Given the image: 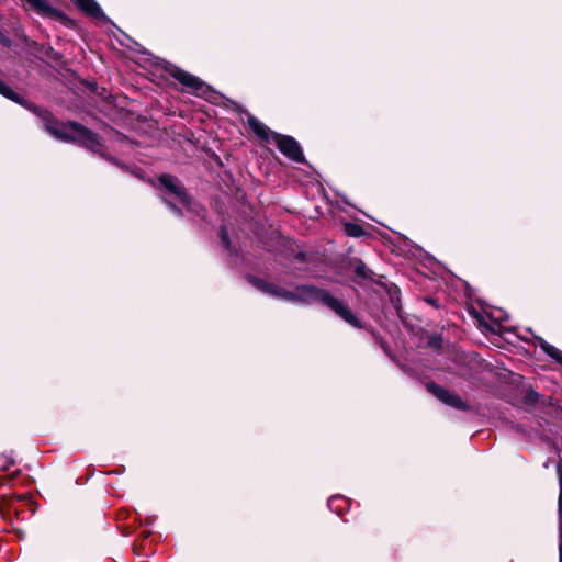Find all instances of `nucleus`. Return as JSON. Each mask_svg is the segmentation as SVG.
<instances>
[{
    "label": "nucleus",
    "mask_w": 562,
    "mask_h": 562,
    "mask_svg": "<svg viewBox=\"0 0 562 562\" xmlns=\"http://www.w3.org/2000/svg\"><path fill=\"white\" fill-rule=\"evenodd\" d=\"M248 280L259 291L282 301L296 304H313L321 302L349 325L360 327L358 318L353 315L350 308L342 301L333 296L325 290L311 285H302L297 286L294 291H289L255 277H249Z\"/></svg>",
    "instance_id": "nucleus-1"
},
{
    "label": "nucleus",
    "mask_w": 562,
    "mask_h": 562,
    "mask_svg": "<svg viewBox=\"0 0 562 562\" xmlns=\"http://www.w3.org/2000/svg\"><path fill=\"white\" fill-rule=\"evenodd\" d=\"M46 131L55 138L63 142H78L87 148L95 151L100 146L98 136L77 123H60L54 120L48 112L41 113Z\"/></svg>",
    "instance_id": "nucleus-2"
},
{
    "label": "nucleus",
    "mask_w": 562,
    "mask_h": 562,
    "mask_svg": "<svg viewBox=\"0 0 562 562\" xmlns=\"http://www.w3.org/2000/svg\"><path fill=\"white\" fill-rule=\"evenodd\" d=\"M248 125L261 139H269L270 137H273L279 150L288 158L296 162L304 161L301 146L293 137L272 132L268 126L252 115L248 116Z\"/></svg>",
    "instance_id": "nucleus-3"
},
{
    "label": "nucleus",
    "mask_w": 562,
    "mask_h": 562,
    "mask_svg": "<svg viewBox=\"0 0 562 562\" xmlns=\"http://www.w3.org/2000/svg\"><path fill=\"white\" fill-rule=\"evenodd\" d=\"M159 182L165 190L166 195L164 200L175 214L180 215L182 213L179 205L187 210L191 209L189 196L176 178L164 175L159 178Z\"/></svg>",
    "instance_id": "nucleus-4"
},
{
    "label": "nucleus",
    "mask_w": 562,
    "mask_h": 562,
    "mask_svg": "<svg viewBox=\"0 0 562 562\" xmlns=\"http://www.w3.org/2000/svg\"><path fill=\"white\" fill-rule=\"evenodd\" d=\"M171 76L196 95L204 97L210 91V87L202 80L180 68L173 67Z\"/></svg>",
    "instance_id": "nucleus-5"
},
{
    "label": "nucleus",
    "mask_w": 562,
    "mask_h": 562,
    "mask_svg": "<svg viewBox=\"0 0 562 562\" xmlns=\"http://www.w3.org/2000/svg\"><path fill=\"white\" fill-rule=\"evenodd\" d=\"M427 390L442 403L461 411L469 409V406L456 393L450 392L436 383H428Z\"/></svg>",
    "instance_id": "nucleus-6"
},
{
    "label": "nucleus",
    "mask_w": 562,
    "mask_h": 562,
    "mask_svg": "<svg viewBox=\"0 0 562 562\" xmlns=\"http://www.w3.org/2000/svg\"><path fill=\"white\" fill-rule=\"evenodd\" d=\"M25 2L27 7L38 15L55 20H61L64 18V14L53 8L46 0H25Z\"/></svg>",
    "instance_id": "nucleus-7"
},
{
    "label": "nucleus",
    "mask_w": 562,
    "mask_h": 562,
    "mask_svg": "<svg viewBox=\"0 0 562 562\" xmlns=\"http://www.w3.org/2000/svg\"><path fill=\"white\" fill-rule=\"evenodd\" d=\"M76 5L85 12L87 15L91 16L97 21L108 22L109 19L102 11L101 7L95 0H76Z\"/></svg>",
    "instance_id": "nucleus-8"
},
{
    "label": "nucleus",
    "mask_w": 562,
    "mask_h": 562,
    "mask_svg": "<svg viewBox=\"0 0 562 562\" xmlns=\"http://www.w3.org/2000/svg\"><path fill=\"white\" fill-rule=\"evenodd\" d=\"M540 348L552 359H554L558 363L562 366V351L555 348L554 346L550 345L543 339H540L539 341Z\"/></svg>",
    "instance_id": "nucleus-9"
},
{
    "label": "nucleus",
    "mask_w": 562,
    "mask_h": 562,
    "mask_svg": "<svg viewBox=\"0 0 562 562\" xmlns=\"http://www.w3.org/2000/svg\"><path fill=\"white\" fill-rule=\"evenodd\" d=\"M0 94L12 101L20 102L19 95L2 80H0Z\"/></svg>",
    "instance_id": "nucleus-10"
},
{
    "label": "nucleus",
    "mask_w": 562,
    "mask_h": 562,
    "mask_svg": "<svg viewBox=\"0 0 562 562\" xmlns=\"http://www.w3.org/2000/svg\"><path fill=\"white\" fill-rule=\"evenodd\" d=\"M346 231H347L348 235L353 236V237H358V236L363 235L362 227H360L357 224H350V223L347 224L346 225Z\"/></svg>",
    "instance_id": "nucleus-11"
},
{
    "label": "nucleus",
    "mask_w": 562,
    "mask_h": 562,
    "mask_svg": "<svg viewBox=\"0 0 562 562\" xmlns=\"http://www.w3.org/2000/svg\"><path fill=\"white\" fill-rule=\"evenodd\" d=\"M558 476H559V485H560V494H559V510H562V462L558 463L557 467Z\"/></svg>",
    "instance_id": "nucleus-12"
},
{
    "label": "nucleus",
    "mask_w": 562,
    "mask_h": 562,
    "mask_svg": "<svg viewBox=\"0 0 562 562\" xmlns=\"http://www.w3.org/2000/svg\"><path fill=\"white\" fill-rule=\"evenodd\" d=\"M220 237H221V241L223 244V246L229 250L231 249V241L228 239V234H227V231L225 227H222L221 228V232H220Z\"/></svg>",
    "instance_id": "nucleus-13"
},
{
    "label": "nucleus",
    "mask_w": 562,
    "mask_h": 562,
    "mask_svg": "<svg viewBox=\"0 0 562 562\" xmlns=\"http://www.w3.org/2000/svg\"><path fill=\"white\" fill-rule=\"evenodd\" d=\"M356 273L358 277L366 279L368 278L369 271L362 262H359L356 267Z\"/></svg>",
    "instance_id": "nucleus-14"
},
{
    "label": "nucleus",
    "mask_w": 562,
    "mask_h": 562,
    "mask_svg": "<svg viewBox=\"0 0 562 562\" xmlns=\"http://www.w3.org/2000/svg\"><path fill=\"white\" fill-rule=\"evenodd\" d=\"M507 314H505L502 310H497L492 314V318L498 323L507 319Z\"/></svg>",
    "instance_id": "nucleus-15"
},
{
    "label": "nucleus",
    "mask_w": 562,
    "mask_h": 562,
    "mask_svg": "<svg viewBox=\"0 0 562 562\" xmlns=\"http://www.w3.org/2000/svg\"><path fill=\"white\" fill-rule=\"evenodd\" d=\"M338 499H340V497H338V496H333V497H330V498L328 499V506H329V508H333V506H334V502H335V501H338Z\"/></svg>",
    "instance_id": "nucleus-16"
},
{
    "label": "nucleus",
    "mask_w": 562,
    "mask_h": 562,
    "mask_svg": "<svg viewBox=\"0 0 562 562\" xmlns=\"http://www.w3.org/2000/svg\"><path fill=\"white\" fill-rule=\"evenodd\" d=\"M559 560H560V562H562V541L559 546Z\"/></svg>",
    "instance_id": "nucleus-17"
},
{
    "label": "nucleus",
    "mask_w": 562,
    "mask_h": 562,
    "mask_svg": "<svg viewBox=\"0 0 562 562\" xmlns=\"http://www.w3.org/2000/svg\"><path fill=\"white\" fill-rule=\"evenodd\" d=\"M559 560H560V562H562V541L559 546Z\"/></svg>",
    "instance_id": "nucleus-18"
},
{
    "label": "nucleus",
    "mask_w": 562,
    "mask_h": 562,
    "mask_svg": "<svg viewBox=\"0 0 562 562\" xmlns=\"http://www.w3.org/2000/svg\"><path fill=\"white\" fill-rule=\"evenodd\" d=\"M559 560H560V562H562V541L559 546Z\"/></svg>",
    "instance_id": "nucleus-19"
},
{
    "label": "nucleus",
    "mask_w": 562,
    "mask_h": 562,
    "mask_svg": "<svg viewBox=\"0 0 562 562\" xmlns=\"http://www.w3.org/2000/svg\"><path fill=\"white\" fill-rule=\"evenodd\" d=\"M559 560H560V562H562V541L559 546Z\"/></svg>",
    "instance_id": "nucleus-20"
}]
</instances>
